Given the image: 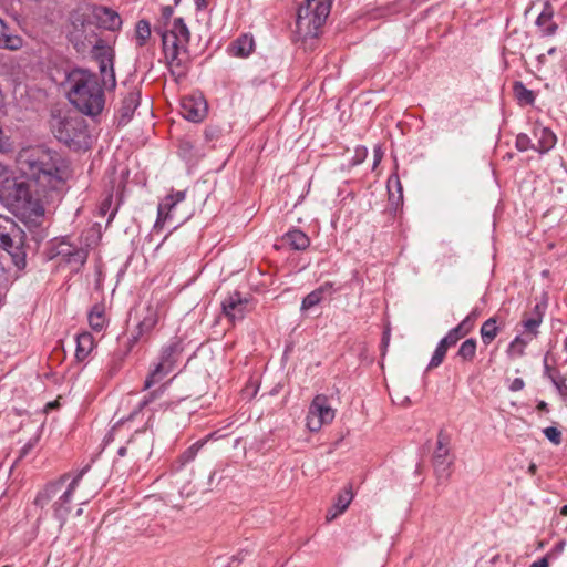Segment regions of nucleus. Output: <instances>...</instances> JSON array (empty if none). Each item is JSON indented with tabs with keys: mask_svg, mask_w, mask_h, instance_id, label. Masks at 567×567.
<instances>
[{
	"mask_svg": "<svg viewBox=\"0 0 567 567\" xmlns=\"http://www.w3.org/2000/svg\"><path fill=\"white\" fill-rule=\"evenodd\" d=\"M497 332L498 328L496 326V320L494 318H489L481 327L482 341L485 344H489L496 338Z\"/></svg>",
	"mask_w": 567,
	"mask_h": 567,
	"instance_id": "29",
	"label": "nucleus"
},
{
	"mask_svg": "<svg viewBox=\"0 0 567 567\" xmlns=\"http://www.w3.org/2000/svg\"><path fill=\"white\" fill-rule=\"evenodd\" d=\"M181 351L182 347L178 341L171 342L168 346L163 348L159 355V361L154 364L147 378L145 379V389H148L152 385L161 382L168 373L174 370L177 357Z\"/></svg>",
	"mask_w": 567,
	"mask_h": 567,
	"instance_id": "10",
	"label": "nucleus"
},
{
	"mask_svg": "<svg viewBox=\"0 0 567 567\" xmlns=\"http://www.w3.org/2000/svg\"><path fill=\"white\" fill-rule=\"evenodd\" d=\"M336 416V410L330 405L329 399L318 394L311 401L306 416V426L310 432H319L322 426L330 424Z\"/></svg>",
	"mask_w": 567,
	"mask_h": 567,
	"instance_id": "11",
	"label": "nucleus"
},
{
	"mask_svg": "<svg viewBox=\"0 0 567 567\" xmlns=\"http://www.w3.org/2000/svg\"><path fill=\"white\" fill-rule=\"evenodd\" d=\"M94 338L90 332L80 333L76 337V359L79 361H83L84 359H86L91 351L94 349Z\"/></svg>",
	"mask_w": 567,
	"mask_h": 567,
	"instance_id": "23",
	"label": "nucleus"
},
{
	"mask_svg": "<svg viewBox=\"0 0 567 567\" xmlns=\"http://www.w3.org/2000/svg\"><path fill=\"white\" fill-rule=\"evenodd\" d=\"M92 17L100 28L110 31L118 30L122 25V19L120 14L107 7H92Z\"/></svg>",
	"mask_w": 567,
	"mask_h": 567,
	"instance_id": "15",
	"label": "nucleus"
},
{
	"mask_svg": "<svg viewBox=\"0 0 567 567\" xmlns=\"http://www.w3.org/2000/svg\"><path fill=\"white\" fill-rule=\"evenodd\" d=\"M254 45L252 37L244 34L230 44L229 52L233 56L247 58L252 52Z\"/></svg>",
	"mask_w": 567,
	"mask_h": 567,
	"instance_id": "22",
	"label": "nucleus"
},
{
	"mask_svg": "<svg viewBox=\"0 0 567 567\" xmlns=\"http://www.w3.org/2000/svg\"><path fill=\"white\" fill-rule=\"evenodd\" d=\"M112 203V196L110 195L100 206V214L105 215L107 210L110 209Z\"/></svg>",
	"mask_w": 567,
	"mask_h": 567,
	"instance_id": "44",
	"label": "nucleus"
},
{
	"mask_svg": "<svg viewBox=\"0 0 567 567\" xmlns=\"http://www.w3.org/2000/svg\"><path fill=\"white\" fill-rule=\"evenodd\" d=\"M163 50L166 60L173 68L182 63L181 54L186 52L190 33L184 20L176 18L164 31H161Z\"/></svg>",
	"mask_w": 567,
	"mask_h": 567,
	"instance_id": "6",
	"label": "nucleus"
},
{
	"mask_svg": "<svg viewBox=\"0 0 567 567\" xmlns=\"http://www.w3.org/2000/svg\"><path fill=\"white\" fill-rule=\"evenodd\" d=\"M207 112L205 101L202 99L186 97L182 101V114L190 122L202 121Z\"/></svg>",
	"mask_w": 567,
	"mask_h": 567,
	"instance_id": "17",
	"label": "nucleus"
},
{
	"mask_svg": "<svg viewBox=\"0 0 567 567\" xmlns=\"http://www.w3.org/2000/svg\"><path fill=\"white\" fill-rule=\"evenodd\" d=\"M453 461L450 458L449 437L441 431L437 435L436 447L433 454L435 472L441 477L449 476V468Z\"/></svg>",
	"mask_w": 567,
	"mask_h": 567,
	"instance_id": "12",
	"label": "nucleus"
},
{
	"mask_svg": "<svg viewBox=\"0 0 567 567\" xmlns=\"http://www.w3.org/2000/svg\"><path fill=\"white\" fill-rule=\"evenodd\" d=\"M96 494V491H94L93 493H86V494H81L80 495V504L81 505H85L90 502V499Z\"/></svg>",
	"mask_w": 567,
	"mask_h": 567,
	"instance_id": "46",
	"label": "nucleus"
},
{
	"mask_svg": "<svg viewBox=\"0 0 567 567\" xmlns=\"http://www.w3.org/2000/svg\"><path fill=\"white\" fill-rule=\"evenodd\" d=\"M159 316L158 303L147 305L145 308V313L137 323V333L132 336V341L137 342L144 336L150 334L154 327L157 324Z\"/></svg>",
	"mask_w": 567,
	"mask_h": 567,
	"instance_id": "14",
	"label": "nucleus"
},
{
	"mask_svg": "<svg viewBox=\"0 0 567 567\" xmlns=\"http://www.w3.org/2000/svg\"><path fill=\"white\" fill-rule=\"evenodd\" d=\"M333 0H306L298 9L296 35L300 40L317 38L324 25Z\"/></svg>",
	"mask_w": 567,
	"mask_h": 567,
	"instance_id": "4",
	"label": "nucleus"
},
{
	"mask_svg": "<svg viewBox=\"0 0 567 567\" xmlns=\"http://www.w3.org/2000/svg\"><path fill=\"white\" fill-rule=\"evenodd\" d=\"M140 91L135 89L123 99L122 106L120 109L121 123L125 124L132 118L134 111L140 104Z\"/></svg>",
	"mask_w": 567,
	"mask_h": 567,
	"instance_id": "21",
	"label": "nucleus"
},
{
	"mask_svg": "<svg viewBox=\"0 0 567 567\" xmlns=\"http://www.w3.org/2000/svg\"><path fill=\"white\" fill-rule=\"evenodd\" d=\"M82 514V508H79L76 515L80 516Z\"/></svg>",
	"mask_w": 567,
	"mask_h": 567,
	"instance_id": "60",
	"label": "nucleus"
},
{
	"mask_svg": "<svg viewBox=\"0 0 567 567\" xmlns=\"http://www.w3.org/2000/svg\"><path fill=\"white\" fill-rule=\"evenodd\" d=\"M8 285V276L4 270L3 265L0 262V292L7 288Z\"/></svg>",
	"mask_w": 567,
	"mask_h": 567,
	"instance_id": "41",
	"label": "nucleus"
},
{
	"mask_svg": "<svg viewBox=\"0 0 567 567\" xmlns=\"http://www.w3.org/2000/svg\"><path fill=\"white\" fill-rule=\"evenodd\" d=\"M514 94L517 101L523 105H532L535 101V94L528 90L522 82L514 84Z\"/></svg>",
	"mask_w": 567,
	"mask_h": 567,
	"instance_id": "27",
	"label": "nucleus"
},
{
	"mask_svg": "<svg viewBox=\"0 0 567 567\" xmlns=\"http://www.w3.org/2000/svg\"><path fill=\"white\" fill-rule=\"evenodd\" d=\"M23 240V230L11 218L0 214V245L11 255L19 269L25 266Z\"/></svg>",
	"mask_w": 567,
	"mask_h": 567,
	"instance_id": "8",
	"label": "nucleus"
},
{
	"mask_svg": "<svg viewBox=\"0 0 567 567\" xmlns=\"http://www.w3.org/2000/svg\"><path fill=\"white\" fill-rule=\"evenodd\" d=\"M499 559H501V556H499V555H497V556H495V557L492 559V563H493V564H496V561H498Z\"/></svg>",
	"mask_w": 567,
	"mask_h": 567,
	"instance_id": "57",
	"label": "nucleus"
},
{
	"mask_svg": "<svg viewBox=\"0 0 567 567\" xmlns=\"http://www.w3.org/2000/svg\"><path fill=\"white\" fill-rule=\"evenodd\" d=\"M392 182H394V183L398 185V187H399V193H401V192H402V189H401V185H400L399 177H398V176H392V177H390V179H389V185H390ZM401 197H402V194H399V198H401Z\"/></svg>",
	"mask_w": 567,
	"mask_h": 567,
	"instance_id": "49",
	"label": "nucleus"
},
{
	"mask_svg": "<svg viewBox=\"0 0 567 567\" xmlns=\"http://www.w3.org/2000/svg\"><path fill=\"white\" fill-rule=\"evenodd\" d=\"M534 137L537 140L535 151L538 153H546L551 150L556 144V135L547 127L536 125L533 130Z\"/></svg>",
	"mask_w": 567,
	"mask_h": 567,
	"instance_id": "19",
	"label": "nucleus"
},
{
	"mask_svg": "<svg viewBox=\"0 0 567 567\" xmlns=\"http://www.w3.org/2000/svg\"><path fill=\"white\" fill-rule=\"evenodd\" d=\"M560 514L563 516H567V505H564L561 508H560Z\"/></svg>",
	"mask_w": 567,
	"mask_h": 567,
	"instance_id": "53",
	"label": "nucleus"
},
{
	"mask_svg": "<svg viewBox=\"0 0 567 567\" xmlns=\"http://www.w3.org/2000/svg\"><path fill=\"white\" fill-rule=\"evenodd\" d=\"M353 499V493L351 487H346L342 492L338 494L336 503L327 512L326 519L327 522H331L336 519L339 515H341L349 507L350 503Z\"/></svg>",
	"mask_w": 567,
	"mask_h": 567,
	"instance_id": "20",
	"label": "nucleus"
},
{
	"mask_svg": "<svg viewBox=\"0 0 567 567\" xmlns=\"http://www.w3.org/2000/svg\"><path fill=\"white\" fill-rule=\"evenodd\" d=\"M538 408H539V409H545V408H546V403H545V402H540V403L538 404Z\"/></svg>",
	"mask_w": 567,
	"mask_h": 567,
	"instance_id": "58",
	"label": "nucleus"
},
{
	"mask_svg": "<svg viewBox=\"0 0 567 567\" xmlns=\"http://www.w3.org/2000/svg\"><path fill=\"white\" fill-rule=\"evenodd\" d=\"M196 6L198 9L206 7V0H196Z\"/></svg>",
	"mask_w": 567,
	"mask_h": 567,
	"instance_id": "51",
	"label": "nucleus"
},
{
	"mask_svg": "<svg viewBox=\"0 0 567 567\" xmlns=\"http://www.w3.org/2000/svg\"><path fill=\"white\" fill-rule=\"evenodd\" d=\"M221 307L224 315L233 322L241 320L250 310L249 300L237 291L226 297Z\"/></svg>",
	"mask_w": 567,
	"mask_h": 567,
	"instance_id": "13",
	"label": "nucleus"
},
{
	"mask_svg": "<svg viewBox=\"0 0 567 567\" xmlns=\"http://www.w3.org/2000/svg\"><path fill=\"white\" fill-rule=\"evenodd\" d=\"M472 317H473L472 315L467 316V317H466V318H465V319H464V320H463V321L457 326V328H461V332H462L464 336H466V334L471 331V329H472V327H473V324H472Z\"/></svg>",
	"mask_w": 567,
	"mask_h": 567,
	"instance_id": "40",
	"label": "nucleus"
},
{
	"mask_svg": "<svg viewBox=\"0 0 567 567\" xmlns=\"http://www.w3.org/2000/svg\"><path fill=\"white\" fill-rule=\"evenodd\" d=\"M105 316L104 311L101 307L94 306L91 312L89 313V324L94 331H102L105 327Z\"/></svg>",
	"mask_w": 567,
	"mask_h": 567,
	"instance_id": "28",
	"label": "nucleus"
},
{
	"mask_svg": "<svg viewBox=\"0 0 567 567\" xmlns=\"http://www.w3.org/2000/svg\"><path fill=\"white\" fill-rule=\"evenodd\" d=\"M373 157H374L373 167H375L380 164V162L382 161V157H383V151H382L381 146L377 145L374 147Z\"/></svg>",
	"mask_w": 567,
	"mask_h": 567,
	"instance_id": "42",
	"label": "nucleus"
},
{
	"mask_svg": "<svg viewBox=\"0 0 567 567\" xmlns=\"http://www.w3.org/2000/svg\"><path fill=\"white\" fill-rule=\"evenodd\" d=\"M529 470H530L532 472H534V471H535V465H534V464H533V465H530Z\"/></svg>",
	"mask_w": 567,
	"mask_h": 567,
	"instance_id": "61",
	"label": "nucleus"
},
{
	"mask_svg": "<svg viewBox=\"0 0 567 567\" xmlns=\"http://www.w3.org/2000/svg\"><path fill=\"white\" fill-rule=\"evenodd\" d=\"M206 137H207V138H213V132H208V131H207V132H206Z\"/></svg>",
	"mask_w": 567,
	"mask_h": 567,
	"instance_id": "59",
	"label": "nucleus"
},
{
	"mask_svg": "<svg viewBox=\"0 0 567 567\" xmlns=\"http://www.w3.org/2000/svg\"><path fill=\"white\" fill-rule=\"evenodd\" d=\"M92 8L78 7L69 17L68 37L78 51L85 49L86 43L92 44L95 38L91 22Z\"/></svg>",
	"mask_w": 567,
	"mask_h": 567,
	"instance_id": "7",
	"label": "nucleus"
},
{
	"mask_svg": "<svg viewBox=\"0 0 567 567\" xmlns=\"http://www.w3.org/2000/svg\"><path fill=\"white\" fill-rule=\"evenodd\" d=\"M447 349L449 348L446 346L439 342V344L436 346V349L430 360L427 369L437 368L443 362L445 354L447 352Z\"/></svg>",
	"mask_w": 567,
	"mask_h": 567,
	"instance_id": "34",
	"label": "nucleus"
},
{
	"mask_svg": "<svg viewBox=\"0 0 567 567\" xmlns=\"http://www.w3.org/2000/svg\"><path fill=\"white\" fill-rule=\"evenodd\" d=\"M383 342H384L385 344H388V342H389V333H388V332H385V333H384Z\"/></svg>",
	"mask_w": 567,
	"mask_h": 567,
	"instance_id": "55",
	"label": "nucleus"
},
{
	"mask_svg": "<svg viewBox=\"0 0 567 567\" xmlns=\"http://www.w3.org/2000/svg\"><path fill=\"white\" fill-rule=\"evenodd\" d=\"M544 435L555 445L561 443V432L555 426H548L544 429Z\"/></svg>",
	"mask_w": 567,
	"mask_h": 567,
	"instance_id": "38",
	"label": "nucleus"
},
{
	"mask_svg": "<svg viewBox=\"0 0 567 567\" xmlns=\"http://www.w3.org/2000/svg\"><path fill=\"white\" fill-rule=\"evenodd\" d=\"M524 388V381L520 378H516L513 380L509 389L512 391H519Z\"/></svg>",
	"mask_w": 567,
	"mask_h": 567,
	"instance_id": "45",
	"label": "nucleus"
},
{
	"mask_svg": "<svg viewBox=\"0 0 567 567\" xmlns=\"http://www.w3.org/2000/svg\"><path fill=\"white\" fill-rule=\"evenodd\" d=\"M476 353V340L475 339H467L465 340L458 351L457 355L461 357L465 361H471L474 359Z\"/></svg>",
	"mask_w": 567,
	"mask_h": 567,
	"instance_id": "33",
	"label": "nucleus"
},
{
	"mask_svg": "<svg viewBox=\"0 0 567 567\" xmlns=\"http://www.w3.org/2000/svg\"><path fill=\"white\" fill-rule=\"evenodd\" d=\"M6 23L0 19V48L18 50L22 47V39L18 35L6 33Z\"/></svg>",
	"mask_w": 567,
	"mask_h": 567,
	"instance_id": "26",
	"label": "nucleus"
},
{
	"mask_svg": "<svg viewBox=\"0 0 567 567\" xmlns=\"http://www.w3.org/2000/svg\"><path fill=\"white\" fill-rule=\"evenodd\" d=\"M76 247L66 243L60 241L55 246V256L60 257L62 261L65 260L66 257H70Z\"/></svg>",
	"mask_w": 567,
	"mask_h": 567,
	"instance_id": "36",
	"label": "nucleus"
},
{
	"mask_svg": "<svg viewBox=\"0 0 567 567\" xmlns=\"http://www.w3.org/2000/svg\"><path fill=\"white\" fill-rule=\"evenodd\" d=\"M553 11L548 4L545 6L536 20V24L542 29L545 35H550L556 31V24L551 21Z\"/></svg>",
	"mask_w": 567,
	"mask_h": 567,
	"instance_id": "25",
	"label": "nucleus"
},
{
	"mask_svg": "<svg viewBox=\"0 0 567 567\" xmlns=\"http://www.w3.org/2000/svg\"><path fill=\"white\" fill-rule=\"evenodd\" d=\"M179 0H175V3H178Z\"/></svg>",
	"mask_w": 567,
	"mask_h": 567,
	"instance_id": "64",
	"label": "nucleus"
},
{
	"mask_svg": "<svg viewBox=\"0 0 567 567\" xmlns=\"http://www.w3.org/2000/svg\"><path fill=\"white\" fill-rule=\"evenodd\" d=\"M333 291H334L333 285L331 282H324L323 285H321L320 287H318L317 289H315L313 291L308 293L302 299L300 310L302 312L309 311L310 309L318 306L322 301L331 298V296L333 295Z\"/></svg>",
	"mask_w": 567,
	"mask_h": 567,
	"instance_id": "16",
	"label": "nucleus"
},
{
	"mask_svg": "<svg viewBox=\"0 0 567 567\" xmlns=\"http://www.w3.org/2000/svg\"><path fill=\"white\" fill-rule=\"evenodd\" d=\"M529 567H548V560L545 557L540 558L534 561Z\"/></svg>",
	"mask_w": 567,
	"mask_h": 567,
	"instance_id": "47",
	"label": "nucleus"
},
{
	"mask_svg": "<svg viewBox=\"0 0 567 567\" xmlns=\"http://www.w3.org/2000/svg\"><path fill=\"white\" fill-rule=\"evenodd\" d=\"M132 446H127V443L124 446H121L117 451L120 456H126L130 455L128 451Z\"/></svg>",
	"mask_w": 567,
	"mask_h": 567,
	"instance_id": "48",
	"label": "nucleus"
},
{
	"mask_svg": "<svg viewBox=\"0 0 567 567\" xmlns=\"http://www.w3.org/2000/svg\"><path fill=\"white\" fill-rule=\"evenodd\" d=\"M563 547H564V543H560V544L558 545V548L561 550V549H563Z\"/></svg>",
	"mask_w": 567,
	"mask_h": 567,
	"instance_id": "62",
	"label": "nucleus"
},
{
	"mask_svg": "<svg viewBox=\"0 0 567 567\" xmlns=\"http://www.w3.org/2000/svg\"><path fill=\"white\" fill-rule=\"evenodd\" d=\"M554 383H555L558 392L563 396L567 398V384L565 383V380L564 379H561V380H554Z\"/></svg>",
	"mask_w": 567,
	"mask_h": 567,
	"instance_id": "43",
	"label": "nucleus"
},
{
	"mask_svg": "<svg viewBox=\"0 0 567 567\" xmlns=\"http://www.w3.org/2000/svg\"><path fill=\"white\" fill-rule=\"evenodd\" d=\"M151 37V25L146 20H140L135 29V38L138 47L145 45Z\"/></svg>",
	"mask_w": 567,
	"mask_h": 567,
	"instance_id": "31",
	"label": "nucleus"
},
{
	"mask_svg": "<svg viewBox=\"0 0 567 567\" xmlns=\"http://www.w3.org/2000/svg\"><path fill=\"white\" fill-rule=\"evenodd\" d=\"M212 435H208L207 437L197 441L193 445H190L181 456L179 461L182 465H185L193 460H195L198 451L207 443V441L210 439Z\"/></svg>",
	"mask_w": 567,
	"mask_h": 567,
	"instance_id": "30",
	"label": "nucleus"
},
{
	"mask_svg": "<svg viewBox=\"0 0 567 567\" xmlns=\"http://www.w3.org/2000/svg\"><path fill=\"white\" fill-rule=\"evenodd\" d=\"M93 48L102 81L89 70L74 69L68 74L65 82L70 103L89 116L99 115L103 111L105 105L103 87L114 90L116 86L112 49L99 44Z\"/></svg>",
	"mask_w": 567,
	"mask_h": 567,
	"instance_id": "2",
	"label": "nucleus"
},
{
	"mask_svg": "<svg viewBox=\"0 0 567 567\" xmlns=\"http://www.w3.org/2000/svg\"><path fill=\"white\" fill-rule=\"evenodd\" d=\"M90 466L86 465L78 471L70 480V474H63L56 481L48 483L37 495L34 505L44 508L48 504L52 503L53 516L60 522L62 527L71 511V502L73 499L74 491L79 487L83 476L89 471Z\"/></svg>",
	"mask_w": 567,
	"mask_h": 567,
	"instance_id": "3",
	"label": "nucleus"
},
{
	"mask_svg": "<svg viewBox=\"0 0 567 567\" xmlns=\"http://www.w3.org/2000/svg\"><path fill=\"white\" fill-rule=\"evenodd\" d=\"M87 259V250L76 247L70 257H66L64 262L71 265L74 269H79L85 264Z\"/></svg>",
	"mask_w": 567,
	"mask_h": 567,
	"instance_id": "32",
	"label": "nucleus"
},
{
	"mask_svg": "<svg viewBox=\"0 0 567 567\" xmlns=\"http://www.w3.org/2000/svg\"><path fill=\"white\" fill-rule=\"evenodd\" d=\"M540 322L542 321L539 318H530V319H527L524 321V328L526 331L530 332L532 334H536L537 328L539 327Z\"/></svg>",
	"mask_w": 567,
	"mask_h": 567,
	"instance_id": "39",
	"label": "nucleus"
},
{
	"mask_svg": "<svg viewBox=\"0 0 567 567\" xmlns=\"http://www.w3.org/2000/svg\"><path fill=\"white\" fill-rule=\"evenodd\" d=\"M556 52V48H550L548 51H547V54H554Z\"/></svg>",
	"mask_w": 567,
	"mask_h": 567,
	"instance_id": "56",
	"label": "nucleus"
},
{
	"mask_svg": "<svg viewBox=\"0 0 567 567\" xmlns=\"http://www.w3.org/2000/svg\"><path fill=\"white\" fill-rule=\"evenodd\" d=\"M537 59H538L539 63H544V62H545V60H546V54H545V53H542V54H539V55L537 56Z\"/></svg>",
	"mask_w": 567,
	"mask_h": 567,
	"instance_id": "52",
	"label": "nucleus"
},
{
	"mask_svg": "<svg viewBox=\"0 0 567 567\" xmlns=\"http://www.w3.org/2000/svg\"><path fill=\"white\" fill-rule=\"evenodd\" d=\"M464 337V334L461 332V328H453L451 329L447 334L441 339V343H443L444 346H446L447 348L456 344V342L462 338Z\"/></svg>",
	"mask_w": 567,
	"mask_h": 567,
	"instance_id": "35",
	"label": "nucleus"
},
{
	"mask_svg": "<svg viewBox=\"0 0 567 567\" xmlns=\"http://www.w3.org/2000/svg\"><path fill=\"white\" fill-rule=\"evenodd\" d=\"M565 348L567 349V337H566V340H565Z\"/></svg>",
	"mask_w": 567,
	"mask_h": 567,
	"instance_id": "63",
	"label": "nucleus"
},
{
	"mask_svg": "<svg viewBox=\"0 0 567 567\" xmlns=\"http://www.w3.org/2000/svg\"><path fill=\"white\" fill-rule=\"evenodd\" d=\"M515 145L518 151L526 152L528 150H535L534 143L527 134L520 133L516 137Z\"/></svg>",
	"mask_w": 567,
	"mask_h": 567,
	"instance_id": "37",
	"label": "nucleus"
},
{
	"mask_svg": "<svg viewBox=\"0 0 567 567\" xmlns=\"http://www.w3.org/2000/svg\"><path fill=\"white\" fill-rule=\"evenodd\" d=\"M185 192L178 190L165 196L157 207V219L154 228L162 229L166 223H173V228L184 224L190 216L188 210H184Z\"/></svg>",
	"mask_w": 567,
	"mask_h": 567,
	"instance_id": "9",
	"label": "nucleus"
},
{
	"mask_svg": "<svg viewBox=\"0 0 567 567\" xmlns=\"http://www.w3.org/2000/svg\"><path fill=\"white\" fill-rule=\"evenodd\" d=\"M151 439L145 432H138L127 441L130 456L134 458L146 457L151 452Z\"/></svg>",
	"mask_w": 567,
	"mask_h": 567,
	"instance_id": "18",
	"label": "nucleus"
},
{
	"mask_svg": "<svg viewBox=\"0 0 567 567\" xmlns=\"http://www.w3.org/2000/svg\"><path fill=\"white\" fill-rule=\"evenodd\" d=\"M172 13H173L172 8H169V7H165V8L163 9V17H164L165 19L171 18Z\"/></svg>",
	"mask_w": 567,
	"mask_h": 567,
	"instance_id": "50",
	"label": "nucleus"
},
{
	"mask_svg": "<svg viewBox=\"0 0 567 567\" xmlns=\"http://www.w3.org/2000/svg\"><path fill=\"white\" fill-rule=\"evenodd\" d=\"M284 240L296 250H305L310 245L308 236L299 229L288 231L284 236Z\"/></svg>",
	"mask_w": 567,
	"mask_h": 567,
	"instance_id": "24",
	"label": "nucleus"
},
{
	"mask_svg": "<svg viewBox=\"0 0 567 567\" xmlns=\"http://www.w3.org/2000/svg\"><path fill=\"white\" fill-rule=\"evenodd\" d=\"M520 341V338L519 337H516L512 343H511V348L515 347L516 343H518Z\"/></svg>",
	"mask_w": 567,
	"mask_h": 567,
	"instance_id": "54",
	"label": "nucleus"
},
{
	"mask_svg": "<svg viewBox=\"0 0 567 567\" xmlns=\"http://www.w3.org/2000/svg\"><path fill=\"white\" fill-rule=\"evenodd\" d=\"M16 163L28 182L0 167V199L22 218L37 221L44 215V205L62 198L71 171L58 153L42 146L22 148Z\"/></svg>",
	"mask_w": 567,
	"mask_h": 567,
	"instance_id": "1",
	"label": "nucleus"
},
{
	"mask_svg": "<svg viewBox=\"0 0 567 567\" xmlns=\"http://www.w3.org/2000/svg\"><path fill=\"white\" fill-rule=\"evenodd\" d=\"M54 136L74 150L87 148L90 136L85 121L80 115L54 117L52 123Z\"/></svg>",
	"mask_w": 567,
	"mask_h": 567,
	"instance_id": "5",
	"label": "nucleus"
}]
</instances>
